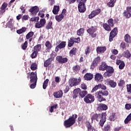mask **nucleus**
Segmentation results:
<instances>
[{
	"instance_id": "obj_1",
	"label": "nucleus",
	"mask_w": 131,
	"mask_h": 131,
	"mask_svg": "<svg viewBox=\"0 0 131 131\" xmlns=\"http://www.w3.org/2000/svg\"><path fill=\"white\" fill-rule=\"evenodd\" d=\"M98 85L99 89L102 90L97 91L95 94V97L98 102H105L106 101L105 97L109 96V92L106 90H107V87L104 84H98Z\"/></svg>"
},
{
	"instance_id": "obj_2",
	"label": "nucleus",
	"mask_w": 131,
	"mask_h": 131,
	"mask_svg": "<svg viewBox=\"0 0 131 131\" xmlns=\"http://www.w3.org/2000/svg\"><path fill=\"white\" fill-rule=\"evenodd\" d=\"M106 116H107V113L106 112L102 113V114H94L92 117H91V120L93 122L94 120H96V121H98L99 122V125L101 127H103L104 126V124H105V123L106 122Z\"/></svg>"
},
{
	"instance_id": "obj_3",
	"label": "nucleus",
	"mask_w": 131,
	"mask_h": 131,
	"mask_svg": "<svg viewBox=\"0 0 131 131\" xmlns=\"http://www.w3.org/2000/svg\"><path fill=\"white\" fill-rule=\"evenodd\" d=\"M77 115H72V116L70 117L69 119L65 120L63 123L65 127L68 128V127L72 126V125L75 123V119L77 118Z\"/></svg>"
},
{
	"instance_id": "obj_4",
	"label": "nucleus",
	"mask_w": 131,
	"mask_h": 131,
	"mask_svg": "<svg viewBox=\"0 0 131 131\" xmlns=\"http://www.w3.org/2000/svg\"><path fill=\"white\" fill-rule=\"evenodd\" d=\"M80 81H81V78L80 77H79L78 79L75 78H72L69 80V84L71 88L76 86V85L79 84Z\"/></svg>"
},
{
	"instance_id": "obj_5",
	"label": "nucleus",
	"mask_w": 131,
	"mask_h": 131,
	"mask_svg": "<svg viewBox=\"0 0 131 131\" xmlns=\"http://www.w3.org/2000/svg\"><path fill=\"white\" fill-rule=\"evenodd\" d=\"M84 101L86 104H92L95 101V97L91 94H88L84 97Z\"/></svg>"
},
{
	"instance_id": "obj_6",
	"label": "nucleus",
	"mask_w": 131,
	"mask_h": 131,
	"mask_svg": "<svg viewBox=\"0 0 131 131\" xmlns=\"http://www.w3.org/2000/svg\"><path fill=\"white\" fill-rule=\"evenodd\" d=\"M100 63H101V57L97 56L93 60L91 66V69H95V68H96V67H97L98 64H100Z\"/></svg>"
},
{
	"instance_id": "obj_7",
	"label": "nucleus",
	"mask_w": 131,
	"mask_h": 131,
	"mask_svg": "<svg viewBox=\"0 0 131 131\" xmlns=\"http://www.w3.org/2000/svg\"><path fill=\"white\" fill-rule=\"evenodd\" d=\"M96 31H97V29L94 27H91L87 30L88 33H89L90 36L93 38L97 36V33H95Z\"/></svg>"
},
{
	"instance_id": "obj_8",
	"label": "nucleus",
	"mask_w": 131,
	"mask_h": 131,
	"mask_svg": "<svg viewBox=\"0 0 131 131\" xmlns=\"http://www.w3.org/2000/svg\"><path fill=\"white\" fill-rule=\"evenodd\" d=\"M101 11L102 10H101V9H99V8L93 10L91 12V14H90L88 15L89 19H93L94 17H96V16H98V15H99V14H100Z\"/></svg>"
},
{
	"instance_id": "obj_9",
	"label": "nucleus",
	"mask_w": 131,
	"mask_h": 131,
	"mask_svg": "<svg viewBox=\"0 0 131 131\" xmlns=\"http://www.w3.org/2000/svg\"><path fill=\"white\" fill-rule=\"evenodd\" d=\"M117 33H118V30L117 28H114L110 33L109 36V40L110 41H113V38L115 37L116 35H117Z\"/></svg>"
},
{
	"instance_id": "obj_10",
	"label": "nucleus",
	"mask_w": 131,
	"mask_h": 131,
	"mask_svg": "<svg viewBox=\"0 0 131 131\" xmlns=\"http://www.w3.org/2000/svg\"><path fill=\"white\" fill-rule=\"evenodd\" d=\"M56 60L59 63V64H65L68 62V58L67 57H63L61 55L56 56Z\"/></svg>"
},
{
	"instance_id": "obj_11",
	"label": "nucleus",
	"mask_w": 131,
	"mask_h": 131,
	"mask_svg": "<svg viewBox=\"0 0 131 131\" xmlns=\"http://www.w3.org/2000/svg\"><path fill=\"white\" fill-rule=\"evenodd\" d=\"M46 23H47L46 19L41 18L39 21L35 24V28H42V27H43L46 25Z\"/></svg>"
},
{
	"instance_id": "obj_12",
	"label": "nucleus",
	"mask_w": 131,
	"mask_h": 131,
	"mask_svg": "<svg viewBox=\"0 0 131 131\" xmlns=\"http://www.w3.org/2000/svg\"><path fill=\"white\" fill-rule=\"evenodd\" d=\"M78 9L80 13H84V12L86 11L85 3H79V4L78 5Z\"/></svg>"
},
{
	"instance_id": "obj_13",
	"label": "nucleus",
	"mask_w": 131,
	"mask_h": 131,
	"mask_svg": "<svg viewBox=\"0 0 131 131\" xmlns=\"http://www.w3.org/2000/svg\"><path fill=\"white\" fill-rule=\"evenodd\" d=\"M66 47V41H63L55 47V52H56V53H58V52H59V50H62V49H65Z\"/></svg>"
},
{
	"instance_id": "obj_14",
	"label": "nucleus",
	"mask_w": 131,
	"mask_h": 131,
	"mask_svg": "<svg viewBox=\"0 0 131 131\" xmlns=\"http://www.w3.org/2000/svg\"><path fill=\"white\" fill-rule=\"evenodd\" d=\"M108 109V106L104 103H100L98 104V111H106Z\"/></svg>"
},
{
	"instance_id": "obj_15",
	"label": "nucleus",
	"mask_w": 131,
	"mask_h": 131,
	"mask_svg": "<svg viewBox=\"0 0 131 131\" xmlns=\"http://www.w3.org/2000/svg\"><path fill=\"white\" fill-rule=\"evenodd\" d=\"M103 79L104 78L103 77V75H102L101 74L98 73L95 75V80H96V81L97 82H102Z\"/></svg>"
},
{
	"instance_id": "obj_16",
	"label": "nucleus",
	"mask_w": 131,
	"mask_h": 131,
	"mask_svg": "<svg viewBox=\"0 0 131 131\" xmlns=\"http://www.w3.org/2000/svg\"><path fill=\"white\" fill-rule=\"evenodd\" d=\"M39 11V8L37 6H34L29 9V12L32 14V15H35L38 11Z\"/></svg>"
},
{
	"instance_id": "obj_17",
	"label": "nucleus",
	"mask_w": 131,
	"mask_h": 131,
	"mask_svg": "<svg viewBox=\"0 0 131 131\" xmlns=\"http://www.w3.org/2000/svg\"><path fill=\"white\" fill-rule=\"evenodd\" d=\"M30 81L31 83H36L37 82V73H36V72H35L34 75H33V76H31L30 77Z\"/></svg>"
},
{
	"instance_id": "obj_18",
	"label": "nucleus",
	"mask_w": 131,
	"mask_h": 131,
	"mask_svg": "<svg viewBox=\"0 0 131 131\" xmlns=\"http://www.w3.org/2000/svg\"><path fill=\"white\" fill-rule=\"evenodd\" d=\"M106 47L103 46V47H97L96 48V52L98 54H101L103 53H105L106 52Z\"/></svg>"
},
{
	"instance_id": "obj_19",
	"label": "nucleus",
	"mask_w": 131,
	"mask_h": 131,
	"mask_svg": "<svg viewBox=\"0 0 131 131\" xmlns=\"http://www.w3.org/2000/svg\"><path fill=\"white\" fill-rule=\"evenodd\" d=\"M54 61V57H50L48 59H47L44 62V67H49L51 64H52V61Z\"/></svg>"
},
{
	"instance_id": "obj_20",
	"label": "nucleus",
	"mask_w": 131,
	"mask_h": 131,
	"mask_svg": "<svg viewBox=\"0 0 131 131\" xmlns=\"http://www.w3.org/2000/svg\"><path fill=\"white\" fill-rule=\"evenodd\" d=\"M108 67V65H107V63L105 62V61H103L101 63V64L99 66V70L100 71H105L107 69V67Z\"/></svg>"
},
{
	"instance_id": "obj_21",
	"label": "nucleus",
	"mask_w": 131,
	"mask_h": 131,
	"mask_svg": "<svg viewBox=\"0 0 131 131\" xmlns=\"http://www.w3.org/2000/svg\"><path fill=\"white\" fill-rule=\"evenodd\" d=\"M94 77V75L92 73H87L84 76V79L85 80H92Z\"/></svg>"
},
{
	"instance_id": "obj_22",
	"label": "nucleus",
	"mask_w": 131,
	"mask_h": 131,
	"mask_svg": "<svg viewBox=\"0 0 131 131\" xmlns=\"http://www.w3.org/2000/svg\"><path fill=\"white\" fill-rule=\"evenodd\" d=\"M81 90L79 88L76 89L73 91L72 97L73 99H76L78 97V94H79Z\"/></svg>"
},
{
	"instance_id": "obj_23",
	"label": "nucleus",
	"mask_w": 131,
	"mask_h": 131,
	"mask_svg": "<svg viewBox=\"0 0 131 131\" xmlns=\"http://www.w3.org/2000/svg\"><path fill=\"white\" fill-rule=\"evenodd\" d=\"M45 46L47 48V49H46L47 51L46 52H50V51H51V50L53 48V45H52L51 42H50V41H47L45 42Z\"/></svg>"
},
{
	"instance_id": "obj_24",
	"label": "nucleus",
	"mask_w": 131,
	"mask_h": 131,
	"mask_svg": "<svg viewBox=\"0 0 131 131\" xmlns=\"http://www.w3.org/2000/svg\"><path fill=\"white\" fill-rule=\"evenodd\" d=\"M53 95L55 98H56L57 99L62 98L63 96V92H62L61 90H59L56 92H54Z\"/></svg>"
},
{
	"instance_id": "obj_25",
	"label": "nucleus",
	"mask_w": 131,
	"mask_h": 131,
	"mask_svg": "<svg viewBox=\"0 0 131 131\" xmlns=\"http://www.w3.org/2000/svg\"><path fill=\"white\" fill-rule=\"evenodd\" d=\"M59 12H60V6L55 5L53 7L52 12L54 15H57Z\"/></svg>"
},
{
	"instance_id": "obj_26",
	"label": "nucleus",
	"mask_w": 131,
	"mask_h": 131,
	"mask_svg": "<svg viewBox=\"0 0 131 131\" xmlns=\"http://www.w3.org/2000/svg\"><path fill=\"white\" fill-rule=\"evenodd\" d=\"M122 56L124 58H126V59H129L131 57L130 52L128 50H126L122 53Z\"/></svg>"
},
{
	"instance_id": "obj_27",
	"label": "nucleus",
	"mask_w": 131,
	"mask_h": 131,
	"mask_svg": "<svg viewBox=\"0 0 131 131\" xmlns=\"http://www.w3.org/2000/svg\"><path fill=\"white\" fill-rule=\"evenodd\" d=\"M111 129V125L109 123L105 124L103 126V128H102V131H110Z\"/></svg>"
},
{
	"instance_id": "obj_28",
	"label": "nucleus",
	"mask_w": 131,
	"mask_h": 131,
	"mask_svg": "<svg viewBox=\"0 0 131 131\" xmlns=\"http://www.w3.org/2000/svg\"><path fill=\"white\" fill-rule=\"evenodd\" d=\"M33 51L35 52L38 53V52H40L41 51V45L38 44L34 47Z\"/></svg>"
},
{
	"instance_id": "obj_29",
	"label": "nucleus",
	"mask_w": 131,
	"mask_h": 131,
	"mask_svg": "<svg viewBox=\"0 0 131 131\" xmlns=\"http://www.w3.org/2000/svg\"><path fill=\"white\" fill-rule=\"evenodd\" d=\"M108 83L109 85H110L111 88H116V86L117 85V83L113 80H110L108 81Z\"/></svg>"
},
{
	"instance_id": "obj_30",
	"label": "nucleus",
	"mask_w": 131,
	"mask_h": 131,
	"mask_svg": "<svg viewBox=\"0 0 131 131\" xmlns=\"http://www.w3.org/2000/svg\"><path fill=\"white\" fill-rule=\"evenodd\" d=\"M63 19H64V15L62 14H60L55 16V19L56 21H57V22H61Z\"/></svg>"
},
{
	"instance_id": "obj_31",
	"label": "nucleus",
	"mask_w": 131,
	"mask_h": 131,
	"mask_svg": "<svg viewBox=\"0 0 131 131\" xmlns=\"http://www.w3.org/2000/svg\"><path fill=\"white\" fill-rule=\"evenodd\" d=\"M76 48H73L71 50V51L69 52V55L70 57H73V56H75L76 55V51H77Z\"/></svg>"
},
{
	"instance_id": "obj_32",
	"label": "nucleus",
	"mask_w": 131,
	"mask_h": 131,
	"mask_svg": "<svg viewBox=\"0 0 131 131\" xmlns=\"http://www.w3.org/2000/svg\"><path fill=\"white\" fill-rule=\"evenodd\" d=\"M115 3H116V0H110V2L107 3V6L108 8H113L115 6Z\"/></svg>"
},
{
	"instance_id": "obj_33",
	"label": "nucleus",
	"mask_w": 131,
	"mask_h": 131,
	"mask_svg": "<svg viewBox=\"0 0 131 131\" xmlns=\"http://www.w3.org/2000/svg\"><path fill=\"white\" fill-rule=\"evenodd\" d=\"M103 27L106 31H111V27L107 23L103 24Z\"/></svg>"
},
{
	"instance_id": "obj_34",
	"label": "nucleus",
	"mask_w": 131,
	"mask_h": 131,
	"mask_svg": "<svg viewBox=\"0 0 131 131\" xmlns=\"http://www.w3.org/2000/svg\"><path fill=\"white\" fill-rule=\"evenodd\" d=\"M124 40H125V41L127 42V43H130L131 42L130 36L128 35V34H126L124 36Z\"/></svg>"
},
{
	"instance_id": "obj_35",
	"label": "nucleus",
	"mask_w": 131,
	"mask_h": 131,
	"mask_svg": "<svg viewBox=\"0 0 131 131\" xmlns=\"http://www.w3.org/2000/svg\"><path fill=\"white\" fill-rule=\"evenodd\" d=\"M83 33H84V29L83 28H80L77 31V34L78 36H82Z\"/></svg>"
},
{
	"instance_id": "obj_36",
	"label": "nucleus",
	"mask_w": 131,
	"mask_h": 131,
	"mask_svg": "<svg viewBox=\"0 0 131 131\" xmlns=\"http://www.w3.org/2000/svg\"><path fill=\"white\" fill-rule=\"evenodd\" d=\"M30 69L32 70V71H35V70L37 69V64H36V62L32 63L30 66Z\"/></svg>"
},
{
	"instance_id": "obj_37",
	"label": "nucleus",
	"mask_w": 131,
	"mask_h": 131,
	"mask_svg": "<svg viewBox=\"0 0 131 131\" xmlns=\"http://www.w3.org/2000/svg\"><path fill=\"white\" fill-rule=\"evenodd\" d=\"M27 28H25V27H23L20 29H18L16 31V33H17V34H22V33H24V32H25V31H26Z\"/></svg>"
},
{
	"instance_id": "obj_38",
	"label": "nucleus",
	"mask_w": 131,
	"mask_h": 131,
	"mask_svg": "<svg viewBox=\"0 0 131 131\" xmlns=\"http://www.w3.org/2000/svg\"><path fill=\"white\" fill-rule=\"evenodd\" d=\"M79 95L81 98H84V97L88 95V91L84 90L80 91Z\"/></svg>"
},
{
	"instance_id": "obj_39",
	"label": "nucleus",
	"mask_w": 131,
	"mask_h": 131,
	"mask_svg": "<svg viewBox=\"0 0 131 131\" xmlns=\"http://www.w3.org/2000/svg\"><path fill=\"white\" fill-rule=\"evenodd\" d=\"M123 15L124 17H125L127 19H129L131 17V13L130 12L126 11H124Z\"/></svg>"
},
{
	"instance_id": "obj_40",
	"label": "nucleus",
	"mask_w": 131,
	"mask_h": 131,
	"mask_svg": "<svg viewBox=\"0 0 131 131\" xmlns=\"http://www.w3.org/2000/svg\"><path fill=\"white\" fill-rule=\"evenodd\" d=\"M74 45V42L73 41V39H72V37L68 40V47L69 48H71V47H73Z\"/></svg>"
},
{
	"instance_id": "obj_41",
	"label": "nucleus",
	"mask_w": 131,
	"mask_h": 131,
	"mask_svg": "<svg viewBox=\"0 0 131 131\" xmlns=\"http://www.w3.org/2000/svg\"><path fill=\"white\" fill-rule=\"evenodd\" d=\"M7 7H8V4H7V3L4 2L1 7V10H2V11H3L4 13H5V12H6L5 9L7 8Z\"/></svg>"
},
{
	"instance_id": "obj_42",
	"label": "nucleus",
	"mask_w": 131,
	"mask_h": 131,
	"mask_svg": "<svg viewBox=\"0 0 131 131\" xmlns=\"http://www.w3.org/2000/svg\"><path fill=\"white\" fill-rule=\"evenodd\" d=\"M46 29L47 30H49V29H52L53 28V22L52 21H49L47 25L46 26Z\"/></svg>"
},
{
	"instance_id": "obj_43",
	"label": "nucleus",
	"mask_w": 131,
	"mask_h": 131,
	"mask_svg": "<svg viewBox=\"0 0 131 131\" xmlns=\"http://www.w3.org/2000/svg\"><path fill=\"white\" fill-rule=\"evenodd\" d=\"M74 43H79L80 42V37H78L77 38H75L74 37H72Z\"/></svg>"
},
{
	"instance_id": "obj_44",
	"label": "nucleus",
	"mask_w": 131,
	"mask_h": 131,
	"mask_svg": "<svg viewBox=\"0 0 131 131\" xmlns=\"http://www.w3.org/2000/svg\"><path fill=\"white\" fill-rule=\"evenodd\" d=\"M34 35V33L32 31L29 32L26 36L27 39H29V38L32 37Z\"/></svg>"
},
{
	"instance_id": "obj_45",
	"label": "nucleus",
	"mask_w": 131,
	"mask_h": 131,
	"mask_svg": "<svg viewBox=\"0 0 131 131\" xmlns=\"http://www.w3.org/2000/svg\"><path fill=\"white\" fill-rule=\"evenodd\" d=\"M116 115V113H113L112 114V115H111L109 117V119L110 121H114L115 120V116Z\"/></svg>"
},
{
	"instance_id": "obj_46",
	"label": "nucleus",
	"mask_w": 131,
	"mask_h": 131,
	"mask_svg": "<svg viewBox=\"0 0 131 131\" xmlns=\"http://www.w3.org/2000/svg\"><path fill=\"white\" fill-rule=\"evenodd\" d=\"M37 55H38V53L33 50V53L31 54V58H32V59H35V58L37 57Z\"/></svg>"
},
{
	"instance_id": "obj_47",
	"label": "nucleus",
	"mask_w": 131,
	"mask_h": 131,
	"mask_svg": "<svg viewBox=\"0 0 131 131\" xmlns=\"http://www.w3.org/2000/svg\"><path fill=\"white\" fill-rule=\"evenodd\" d=\"M113 21V18H110L107 20V23L111 27L114 26V22Z\"/></svg>"
},
{
	"instance_id": "obj_48",
	"label": "nucleus",
	"mask_w": 131,
	"mask_h": 131,
	"mask_svg": "<svg viewBox=\"0 0 131 131\" xmlns=\"http://www.w3.org/2000/svg\"><path fill=\"white\" fill-rule=\"evenodd\" d=\"M48 83H49V79H46V80L43 83L42 88L43 90H46V89H47Z\"/></svg>"
},
{
	"instance_id": "obj_49",
	"label": "nucleus",
	"mask_w": 131,
	"mask_h": 131,
	"mask_svg": "<svg viewBox=\"0 0 131 131\" xmlns=\"http://www.w3.org/2000/svg\"><path fill=\"white\" fill-rule=\"evenodd\" d=\"M28 46V42L27 41H26L21 46V49L24 50V51H25L26 49H27V47Z\"/></svg>"
},
{
	"instance_id": "obj_50",
	"label": "nucleus",
	"mask_w": 131,
	"mask_h": 131,
	"mask_svg": "<svg viewBox=\"0 0 131 131\" xmlns=\"http://www.w3.org/2000/svg\"><path fill=\"white\" fill-rule=\"evenodd\" d=\"M118 84V86H123L125 84V81L123 79H120Z\"/></svg>"
},
{
	"instance_id": "obj_51",
	"label": "nucleus",
	"mask_w": 131,
	"mask_h": 131,
	"mask_svg": "<svg viewBox=\"0 0 131 131\" xmlns=\"http://www.w3.org/2000/svg\"><path fill=\"white\" fill-rule=\"evenodd\" d=\"M107 72H110V73H113L114 72V69L112 67H107V69L106 70Z\"/></svg>"
},
{
	"instance_id": "obj_52",
	"label": "nucleus",
	"mask_w": 131,
	"mask_h": 131,
	"mask_svg": "<svg viewBox=\"0 0 131 131\" xmlns=\"http://www.w3.org/2000/svg\"><path fill=\"white\" fill-rule=\"evenodd\" d=\"M57 106H58V105L54 104L51 106L50 108V112H51V113H53V112H54V109H57Z\"/></svg>"
},
{
	"instance_id": "obj_53",
	"label": "nucleus",
	"mask_w": 131,
	"mask_h": 131,
	"mask_svg": "<svg viewBox=\"0 0 131 131\" xmlns=\"http://www.w3.org/2000/svg\"><path fill=\"white\" fill-rule=\"evenodd\" d=\"M85 124H86V126L88 128V131H90V129L91 128V127H92V125H91V123H90L89 121H86L85 122Z\"/></svg>"
},
{
	"instance_id": "obj_54",
	"label": "nucleus",
	"mask_w": 131,
	"mask_h": 131,
	"mask_svg": "<svg viewBox=\"0 0 131 131\" xmlns=\"http://www.w3.org/2000/svg\"><path fill=\"white\" fill-rule=\"evenodd\" d=\"M111 75H112V73L107 72L106 71V72L103 74V76L104 77H110V76H111Z\"/></svg>"
},
{
	"instance_id": "obj_55",
	"label": "nucleus",
	"mask_w": 131,
	"mask_h": 131,
	"mask_svg": "<svg viewBox=\"0 0 131 131\" xmlns=\"http://www.w3.org/2000/svg\"><path fill=\"white\" fill-rule=\"evenodd\" d=\"M125 66V64L124 63V61H122L121 64H120L119 66V68L121 70H122V69H123V68H124Z\"/></svg>"
},
{
	"instance_id": "obj_56",
	"label": "nucleus",
	"mask_w": 131,
	"mask_h": 131,
	"mask_svg": "<svg viewBox=\"0 0 131 131\" xmlns=\"http://www.w3.org/2000/svg\"><path fill=\"white\" fill-rule=\"evenodd\" d=\"M73 70L74 72H77L79 70V66L76 65L73 67Z\"/></svg>"
},
{
	"instance_id": "obj_57",
	"label": "nucleus",
	"mask_w": 131,
	"mask_h": 131,
	"mask_svg": "<svg viewBox=\"0 0 131 131\" xmlns=\"http://www.w3.org/2000/svg\"><path fill=\"white\" fill-rule=\"evenodd\" d=\"M34 73H35L34 72H29L27 73V78H28V79H29L31 76H33V75H34Z\"/></svg>"
},
{
	"instance_id": "obj_58",
	"label": "nucleus",
	"mask_w": 131,
	"mask_h": 131,
	"mask_svg": "<svg viewBox=\"0 0 131 131\" xmlns=\"http://www.w3.org/2000/svg\"><path fill=\"white\" fill-rule=\"evenodd\" d=\"M100 89L99 87V84L98 85H96L93 88V89L92 90V92L94 93V92H96V91H98V90Z\"/></svg>"
},
{
	"instance_id": "obj_59",
	"label": "nucleus",
	"mask_w": 131,
	"mask_h": 131,
	"mask_svg": "<svg viewBox=\"0 0 131 131\" xmlns=\"http://www.w3.org/2000/svg\"><path fill=\"white\" fill-rule=\"evenodd\" d=\"M125 108L126 110H130L131 109V104L130 103H126L125 105Z\"/></svg>"
},
{
	"instance_id": "obj_60",
	"label": "nucleus",
	"mask_w": 131,
	"mask_h": 131,
	"mask_svg": "<svg viewBox=\"0 0 131 131\" xmlns=\"http://www.w3.org/2000/svg\"><path fill=\"white\" fill-rule=\"evenodd\" d=\"M90 53H91V51L90 49V47L88 46L86 47V49L85 50V54L86 55L90 54Z\"/></svg>"
},
{
	"instance_id": "obj_61",
	"label": "nucleus",
	"mask_w": 131,
	"mask_h": 131,
	"mask_svg": "<svg viewBox=\"0 0 131 131\" xmlns=\"http://www.w3.org/2000/svg\"><path fill=\"white\" fill-rule=\"evenodd\" d=\"M126 88H127V92L128 93H130L131 94V84H130L129 85L127 84Z\"/></svg>"
},
{
	"instance_id": "obj_62",
	"label": "nucleus",
	"mask_w": 131,
	"mask_h": 131,
	"mask_svg": "<svg viewBox=\"0 0 131 131\" xmlns=\"http://www.w3.org/2000/svg\"><path fill=\"white\" fill-rule=\"evenodd\" d=\"M28 18H29V16L25 15L22 17V21H26V20H28Z\"/></svg>"
},
{
	"instance_id": "obj_63",
	"label": "nucleus",
	"mask_w": 131,
	"mask_h": 131,
	"mask_svg": "<svg viewBox=\"0 0 131 131\" xmlns=\"http://www.w3.org/2000/svg\"><path fill=\"white\" fill-rule=\"evenodd\" d=\"M120 48L121 49H123V50H124V49H125V48H126V46H125V42H123L121 43Z\"/></svg>"
},
{
	"instance_id": "obj_64",
	"label": "nucleus",
	"mask_w": 131,
	"mask_h": 131,
	"mask_svg": "<svg viewBox=\"0 0 131 131\" xmlns=\"http://www.w3.org/2000/svg\"><path fill=\"white\" fill-rule=\"evenodd\" d=\"M31 85H30V89H35V86H36V83H31Z\"/></svg>"
}]
</instances>
